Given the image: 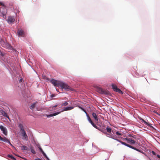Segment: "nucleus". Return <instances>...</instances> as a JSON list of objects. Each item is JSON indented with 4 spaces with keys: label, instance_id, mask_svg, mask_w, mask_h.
I'll return each mask as SVG.
<instances>
[{
    "label": "nucleus",
    "instance_id": "c85d7f7f",
    "mask_svg": "<svg viewBox=\"0 0 160 160\" xmlns=\"http://www.w3.org/2000/svg\"><path fill=\"white\" fill-rule=\"evenodd\" d=\"M81 109L84 112H85L86 114H87V112L83 108H82Z\"/></svg>",
    "mask_w": 160,
    "mask_h": 160
},
{
    "label": "nucleus",
    "instance_id": "9b49d317",
    "mask_svg": "<svg viewBox=\"0 0 160 160\" xmlns=\"http://www.w3.org/2000/svg\"><path fill=\"white\" fill-rule=\"evenodd\" d=\"M15 21V18L13 17H9L8 18V21L9 22H13Z\"/></svg>",
    "mask_w": 160,
    "mask_h": 160
},
{
    "label": "nucleus",
    "instance_id": "c9c22d12",
    "mask_svg": "<svg viewBox=\"0 0 160 160\" xmlns=\"http://www.w3.org/2000/svg\"><path fill=\"white\" fill-rule=\"evenodd\" d=\"M22 78H21L19 80V82L20 83L22 81Z\"/></svg>",
    "mask_w": 160,
    "mask_h": 160
},
{
    "label": "nucleus",
    "instance_id": "1a4fd4ad",
    "mask_svg": "<svg viewBox=\"0 0 160 160\" xmlns=\"http://www.w3.org/2000/svg\"><path fill=\"white\" fill-rule=\"evenodd\" d=\"M140 120H141V122H142L144 123L145 124H146L147 126H149L150 127L154 129V128L151 125V124L150 123L147 122L146 121L144 120L143 119L141 118H140Z\"/></svg>",
    "mask_w": 160,
    "mask_h": 160
},
{
    "label": "nucleus",
    "instance_id": "f704fd0d",
    "mask_svg": "<svg viewBox=\"0 0 160 160\" xmlns=\"http://www.w3.org/2000/svg\"><path fill=\"white\" fill-rule=\"evenodd\" d=\"M132 149H134L135 150H137V148H136L134 147H132Z\"/></svg>",
    "mask_w": 160,
    "mask_h": 160
},
{
    "label": "nucleus",
    "instance_id": "79ce46f5",
    "mask_svg": "<svg viewBox=\"0 0 160 160\" xmlns=\"http://www.w3.org/2000/svg\"><path fill=\"white\" fill-rule=\"evenodd\" d=\"M36 0H32V1L34 2L36 1Z\"/></svg>",
    "mask_w": 160,
    "mask_h": 160
},
{
    "label": "nucleus",
    "instance_id": "4be33fe9",
    "mask_svg": "<svg viewBox=\"0 0 160 160\" xmlns=\"http://www.w3.org/2000/svg\"><path fill=\"white\" fill-rule=\"evenodd\" d=\"M116 140H117V141H118L119 142H120L122 144L124 145H125L126 146H127V145L128 144H127L125 142H122V141H120V140H119L118 139H116Z\"/></svg>",
    "mask_w": 160,
    "mask_h": 160
},
{
    "label": "nucleus",
    "instance_id": "b1692460",
    "mask_svg": "<svg viewBox=\"0 0 160 160\" xmlns=\"http://www.w3.org/2000/svg\"><path fill=\"white\" fill-rule=\"evenodd\" d=\"M115 134L118 136H121L122 135V134L119 132L118 131H117L116 132Z\"/></svg>",
    "mask_w": 160,
    "mask_h": 160
},
{
    "label": "nucleus",
    "instance_id": "f8f14e48",
    "mask_svg": "<svg viewBox=\"0 0 160 160\" xmlns=\"http://www.w3.org/2000/svg\"><path fill=\"white\" fill-rule=\"evenodd\" d=\"M98 92L102 94H107L108 93L105 90H102V88H99L98 89Z\"/></svg>",
    "mask_w": 160,
    "mask_h": 160
},
{
    "label": "nucleus",
    "instance_id": "5701e85b",
    "mask_svg": "<svg viewBox=\"0 0 160 160\" xmlns=\"http://www.w3.org/2000/svg\"><path fill=\"white\" fill-rule=\"evenodd\" d=\"M8 157L11 158L13 160H16V158H14L12 155H8Z\"/></svg>",
    "mask_w": 160,
    "mask_h": 160
},
{
    "label": "nucleus",
    "instance_id": "bb28decb",
    "mask_svg": "<svg viewBox=\"0 0 160 160\" xmlns=\"http://www.w3.org/2000/svg\"><path fill=\"white\" fill-rule=\"evenodd\" d=\"M31 152L32 153H33V154H35L36 153L35 151L33 148H31Z\"/></svg>",
    "mask_w": 160,
    "mask_h": 160
},
{
    "label": "nucleus",
    "instance_id": "4468645a",
    "mask_svg": "<svg viewBox=\"0 0 160 160\" xmlns=\"http://www.w3.org/2000/svg\"><path fill=\"white\" fill-rule=\"evenodd\" d=\"M18 126L20 128V132L25 131L24 128V126L21 123L19 124Z\"/></svg>",
    "mask_w": 160,
    "mask_h": 160
},
{
    "label": "nucleus",
    "instance_id": "aec40b11",
    "mask_svg": "<svg viewBox=\"0 0 160 160\" xmlns=\"http://www.w3.org/2000/svg\"><path fill=\"white\" fill-rule=\"evenodd\" d=\"M28 148L26 146L23 145L21 147V149L22 150H28Z\"/></svg>",
    "mask_w": 160,
    "mask_h": 160
},
{
    "label": "nucleus",
    "instance_id": "e433bc0d",
    "mask_svg": "<svg viewBox=\"0 0 160 160\" xmlns=\"http://www.w3.org/2000/svg\"><path fill=\"white\" fill-rule=\"evenodd\" d=\"M157 157L159 158H160V155H157Z\"/></svg>",
    "mask_w": 160,
    "mask_h": 160
},
{
    "label": "nucleus",
    "instance_id": "ea45409f",
    "mask_svg": "<svg viewBox=\"0 0 160 160\" xmlns=\"http://www.w3.org/2000/svg\"><path fill=\"white\" fill-rule=\"evenodd\" d=\"M2 53L1 51L0 50V55H2Z\"/></svg>",
    "mask_w": 160,
    "mask_h": 160
},
{
    "label": "nucleus",
    "instance_id": "7ed1b4c3",
    "mask_svg": "<svg viewBox=\"0 0 160 160\" xmlns=\"http://www.w3.org/2000/svg\"><path fill=\"white\" fill-rule=\"evenodd\" d=\"M86 115L87 117L88 121H89V122L96 129H98V128L95 124H94V123L92 120L89 116V115L88 113H87V114H86Z\"/></svg>",
    "mask_w": 160,
    "mask_h": 160
},
{
    "label": "nucleus",
    "instance_id": "6e6552de",
    "mask_svg": "<svg viewBox=\"0 0 160 160\" xmlns=\"http://www.w3.org/2000/svg\"><path fill=\"white\" fill-rule=\"evenodd\" d=\"M0 140L1 141H3L5 142H7L10 145L12 146V144L10 143L9 140L6 138L5 137H4V138H3L1 137V136L0 135Z\"/></svg>",
    "mask_w": 160,
    "mask_h": 160
},
{
    "label": "nucleus",
    "instance_id": "58836bf2",
    "mask_svg": "<svg viewBox=\"0 0 160 160\" xmlns=\"http://www.w3.org/2000/svg\"><path fill=\"white\" fill-rule=\"evenodd\" d=\"M35 160H42L41 159H40V158H38L35 159Z\"/></svg>",
    "mask_w": 160,
    "mask_h": 160
},
{
    "label": "nucleus",
    "instance_id": "20e7f679",
    "mask_svg": "<svg viewBox=\"0 0 160 160\" xmlns=\"http://www.w3.org/2000/svg\"><path fill=\"white\" fill-rule=\"evenodd\" d=\"M112 88L113 90L116 92H118L119 93L122 94L123 92L119 89L117 88V86L114 84H112Z\"/></svg>",
    "mask_w": 160,
    "mask_h": 160
},
{
    "label": "nucleus",
    "instance_id": "2eb2a0df",
    "mask_svg": "<svg viewBox=\"0 0 160 160\" xmlns=\"http://www.w3.org/2000/svg\"><path fill=\"white\" fill-rule=\"evenodd\" d=\"M60 112H58L52 113V114L47 115H46V116H47V117H48V118H50L51 117L54 116L56 115H57L58 114H59L60 113Z\"/></svg>",
    "mask_w": 160,
    "mask_h": 160
},
{
    "label": "nucleus",
    "instance_id": "f257e3e1",
    "mask_svg": "<svg viewBox=\"0 0 160 160\" xmlns=\"http://www.w3.org/2000/svg\"><path fill=\"white\" fill-rule=\"evenodd\" d=\"M50 82L55 87H60L61 89H64L65 90H69L70 89V87L66 83L63 82L55 80L54 79H52L51 80Z\"/></svg>",
    "mask_w": 160,
    "mask_h": 160
},
{
    "label": "nucleus",
    "instance_id": "a878e982",
    "mask_svg": "<svg viewBox=\"0 0 160 160\" xmlns=\"http://www.w3.org/2000/svg\"><path fill=\"white\" fill-rule=\"evenodd\" d=\"M68 102H65L62 103V106H67L68 105Z\"/></svg>",
    "mask_w": 160,
    "mask_h": 160
},
{
    "label": "nucleus",
    "instance_id": "a19ab883",
    "mask_svg": "<svg viewBox=\"0 0 160 160\" xmlns=\"http://www.w3.org/2000/svg\"><path fill=\"white\" fill-rule=\"evenodd\" d=\"M78 107L79 108H80V109H81L82 108V107H81V106H78Z\"/></svg>",
    "mask_w": 160,
    "mask_h": 160
},
{
    "label": "nucleus",
    "instance_id": "dca6fc26",
    "mask_svg": "<svg viewBox=\"0 0 160 160\" xmlns=\"http://www.w3.org/2000/svg\"><path fill=\"white\" fill-rule=\"evenodd\" d=\"M92 116L95 121H98V117L97 115H96V113L92 112Z\"/></svg>",
    "mask_w": 160,
    "mask_h": 160
},
{
    "label": "nucleus",
    "instance_id": "f3484780",
    "mask_svg": "<svg viewBox=\"0 0 160 160\" xmlns=\"http://www.w3.org/2000/svg\"><path fill=\"white\" fill-rule=\"evenodd\" d=\"M106 130H107V132L111 133V132H112L113 133H114V132H113V131H112V129L110 128L107 127L106 128Z\"/></svg>",
    "mask_w": 160,
    "mask_h": 160
},
{
    "label": "nucleus",
    "instance_id": "39448f33",
    "mask_svg": "<svg viewBox=\"0 0 160 160\" xmlns=\"http://www.w3.org/2000/svg\"><path fill=\"white\" fill-rule=\"evenodd\" d=\"M18 35V37H24L25 36V33L24 31L22 30H18L17 32Z\"/></svg>",
    "mask_w": 160,
    "mask_h": 160
},
{
    "label": "nucleus",
    "instance_id": "c756f323",
    "mask_svg": "<svg viewBox=\"0 0 160 160\" xmlns=\"http://www.w3.org/2000/svg\"><path fill=\"white\" fill-rule=\"evenodd\" d=\"M127 146L128 147H129L130 148H132V146H131V145H129L128 144H127Z\"/></svg>",
    "mask_w": 160,
    "mask_h": 160
},
{
    "label": "nucleus",
    "instance_id": "423d86ee",
    "mask_svg": "<svg viewBox=\"0 0 160 160\" xmlns=\"http://www.w3.org/2000/svg\"><path fill=\"white\" fill-rule=\"evenodd\" d=\"M105 135L108 137L112 138L116 140L117 138L116 136L114 135L113 134L111 133L107 132L105 133Z\"/></svg>",
    "mask_w": 160,
    "mask_h": 160
},
{
    "label": "nucleus",
    "instance_id": "4c0bfd02",
    "mask_svg": "<svg viewBox=\"0 0 160 160\" xmlns=\"http://www.w3.org/2000/svg\"><path fill=\"white\" fill-rule=\"evenodd\" d=\"M136 151H138V152H142L140 151V150H139V149H137V150H136Z\"/></svg>",
    "mask_w": 160,
    "mask_h": 160
},
{
    "label": "nucleus",
    "instance_id": "37998d69",
    "mask_svg": "<svg viewBox=\"0 0 160 160\" xmlns=\"http://www.w3.org/2000/svg\"><path fill=\"white\" fill-rule=\"evenodd\" d=\"M0 11H1V12H2L1 10H0Z\"/></svg>",
    "mask_w": 160,
    "mask_h": 160
},
{
    "label": "nucleus",
    "instance_id": "7c9ffc66",
    "mask_svg": "<svg viewBox=\"0 0 160 160\" xmlns=\"http://www.w3.org/2000/svg\"><path fill=\"white\" fill-rule=\"evenodd\" d=\"M38 148L42 153L43 152H44L41 147H39Z\"/></svg>",
    "mask_w": 160,
    "mask_h": 160
},
{
    "label": "nucleus",
    "instance_id": "9d476101",
    "mask_svg": "<svg viewBox=\"0 0 160 160\" xmlns=\"http://www.w3.org/2000/svg\"><path fill=\"white\" fill-rule=\"evenodd\" d=\"M74 108V107L73 106L64 107V109L63 110H62L60 112H63L64 111L70 110L73 109Z\"/></svg>",
    "mask_w": 160,
    "mask_h": 160
},
{
    "label": "nucleus",
    "instance_id": "2f4dec72",
    "mask_svg": "<svg viewBox=\"0 0 160 160\" xmlns=\"http://www.w3.org/2000/svg\"><path fill=\"white\" fill-rule=\"evenodd\" d=\"M57 106V105H55L52 107V109H54V110L55 109L54 108Z\"/></svg>",
    "mask_w": 160,
    "mask_h": 160
},
{
    "label": "nucleus",
    "instance_id": "412c9836",
    "mask_svg": "<svg viewBox=\"0 0 160 160\" xmlns=\"http://www.w3.org/2000/svg\"><path fill=\"white\" fill-rule=\"evenodd\" d=\"M2 114L4 116L7 118H8V116L7 114L4 111H2L1 112Z\"/></svg>",
    "mask_w": 160,
    "mask_h": 160
},
{
    "label": "nucleus",
    "instance_id": "f03ea898",
    "mask_svg": "<svg viewBox=\"0 0 160 160\" xmlns=\"http://www.w3.org/2000/svg\"><path fill=\"white\" fill-rule=\"evenodd\" d=\"M20 134L22 137V139L26 141L28 140V138L25 131L19 132Z\"/></svg>",
    "mask_w": 160,
    "mask_h": 160
},
{
    "label": "nucleus",
    "instance_id": "72a5a7b5",
    "mask_svg": "<svg viewBox=\"0 0 160 160\" xmlns=\"http://www.w3.org/2000/svg\"><path fill=\"white\" fill-rule=\"evenodd\" d=\"M152 153L153 155L156 154V153L154 151H152Z\"/></svg>",
    "mask_w": 160,
    "mask_h": 160
},
{
    "label": "nucleus",
    "instance_id": "6ab92c4d",
    "mask_svg": "<svg viewBox=\"0 0 160 160\" xmlns=\"http://www.w3.org/2000/svg\"><path fill=\"white\" fill-rule=\"evenodd\" d=\"M37 103V102L33 103L31 106H30V108L32 110L34 109Z\"/></svg>",
    "mask_w": 160,
    "mask_h": 160
},
{
    "label": "nucleus",
    "instance_id": "393cba45",
    "mask_svg": "<svg viewBox=\"0 0 160 160\" xmlns=\"http://www.w3.org/2000/svg\"><path fill=\"white\" fill-rule=\"evenodd\" d=\"M42 154L47 159V160H50L49 158H48V157L47 156L46 154L45 153V152H43L42 153Z\"/></svg>",
    "mask_w": 160,
    "mask_h": 160
},
{
    "label": "nucleus",
    "instance_id": "a211bd4d",
    "mask_svg": "<svg viewBox=\"0 0 160 160\" xmlns=\"http://www.w3.org/2000/svg\"><path fill=\"white\" fill-rule=\"evenodd\" d=\"M3 9H4V10H5V11H2V13H1V14H0V15L1 16H2L4 18V17H6V10L5 9V8H3Z\"/></svg>",
    "mask_w": 160,
    "mask_h": 160
},
{
    "label": "nucleus",
    "instance_id": "cd10ccee",
    "mask_svg": "<svg viewBox=\"0 0 160 160\" xmlns=\"http://www.w3.org/2000/svg\"><path fill=\"white\" fill-rule=\"evenodd\" d=\"M98 129L100 131H101L103 133L105 134V133H107V132L104 130H102V129Z\"/></svg>",
    "mask_w": 160,
    "mask_h": 160
},
{
    "label": "nucleus",
    "instance_id": "ddd939ff",
    "mask_svg": "<svg viewBox=\"0 0 160 160\" xmlns=\"http://www.w3.org/2000/svg\"><path fill=\"white\" fill-rule=\"evenodd\" d=\"M125 139L128 142H130L131 144H133L135 143V141L132 140V139L130 138H125Z\"/></svg>",
    "mask_w": 160,
    "mask_h": 160
},
{
    "label": "nucleus",
    "instance_id": "0eeeda50",
    "mask_svg": "<svg viewBox=\"0 0 160 160\" xmlns=\"http://www.w3.org/2000/svg\"><path fill=\"white\" fill-rule=\"evenodd\" d=\"M0 129L2 131L3 133L6 136L8 134L7 130L6 128L2 126V125L0 126Z\"/></svg>",
    "mask_w": 160,
    "mask_h": 160
},
{
    "label": "nucleus",
    "instance_id": "473e14b6",
    "mask_svg": "<svg viewBox=\"0 0 160 160\" xmlns=\"http://www.w3.org/2000/svg\"><path fill=\"white\" fill-rule=\"evenodd\" d=\"M0 5L4 6V7H5V5L4 4L2 3V2H0Z\"/></svg>",
    "mask_w": 160,
    "mask_h": 160
}]
</instances>
